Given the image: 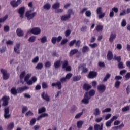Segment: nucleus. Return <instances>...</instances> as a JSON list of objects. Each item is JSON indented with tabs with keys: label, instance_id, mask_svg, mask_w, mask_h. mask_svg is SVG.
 Here are the masks:
<instances>
[{
	"label": "nucleus",
	"instance_id": "f257e3e1",
	"mask_svg": "<svg viewBox=\"0 0 130 130\" xmlns=\"http://www.w3.org/2000/svg\"><path fill=\"white\" fill-rule=\"evenodd\" d=\"M31 76H32V74L28 73L24 77V81L26 82V84L29 86H31V85H33L34 83L37 82V77L36 76H33L31 79L29 80Z\"/></svg>",
	"mask_w": 130,
	"mask_h": 130
},
{
	"label": "nucleus",
	"instance_id": "f03ea898",
	"mask_svg": "<svg viewBox=\"0 0 130 130\" xmlns=\"http://www.w3.org/2000/svg\"><path fill=\"white\" fill-rule=\"evenodd\" d=\"M67 13L68 14L63 15L61 17V20L63 22H66V21L70 20V19H71V16H72V15H74L75 12L73 11V10L69 9L67 11Z\"/></svg>",
	"mask_w": 130,
	"mask_h": 130
},
{
	"label": "nucleus",
	"instance_id": "7ed1b4c3",
	"mask_svg": "<svg viewBox=\"0 0 130 130\" xmlns=\"http://www.w3.org/2000/svg\"><path fill=\"white\" fill-rule=\"evenodd\" d=\"M34 11V9L32 10L27 11L25 13V17L27 18L28 21H30V20H32L37 15V13L35 12H33Z\"/></svg>",
	"mask_w": 130,
	"mask_h": 130
},
{
	"label": "nucleus",
	"instance_id": "20e7f679",
	"mask_svg": "<svg viewBox=\"0 0 130 130\" xmlns=\"http://www.w3.org/2000/svg\"><path fill=\"white\" fill-rule=\"evenodd\" d=\"M96 14L98 15L99 19H103L105 17V13H102V7H101L97 8Z\"/></svg>",
	"mask_w": 130,
	"mask_h": 130
},
{
	"label": "nucleus",
	"instance_id": "39448f33",
	"mask_svg": "<svg viewBox=\"0 0 130 130\" xmlns=\"http://www.w3.org/2000/svg\"><path fill=\"white\" fill-rule=\"evenodd\" d=\"M27 33H32V34H34L35 35H38V34L41 33V29L38 27H35L28 30Z\"/></svg>",
	"mask_w": 130,
	"mask_h": 130
},
{
	"label": "nucleus",
	"instance_id": "423d86ee",
	"mask_svg": "<svg viewBox=\"0 0 130 130\" xmlns=\"http://www.w3.org/2000/svg\"><path fill=\"white\" fill-rule=\"evenodd\" d=\"M73 76V74L72 73H68L66 75L65 77H62L60 79V81L61 83H66L67 81H69L71 78H72V76Z\"/></svg>",
	"mask_w": 130,
	"mask_h": 130
},
{
	"label": "nucleus",
	"instance_id": "0eeeda50",
	"mask_svg": "<svg viewBox=\"0 0 130 130\" xmlns=\"http://www.w3.org/2000/svg\"><path fill=\"white\" fill-rule=\"evenodd\" d=\"M1 72L3 75V80H8L9 79V77H10V75L8 73L6 70L5 69H1Z\"/></svg>",
	"mask_w": 130,
	"mask_h": 130
},
{
	"label": "nucleus",
	"instance_id": "6e6552de",
	"mask_svg": "<svg viewBox=\"0 0 130 130\" xmlns=\"http://www.w3.org/2000/svg\"><path fill=\"white\" fill-rule=\"evenodd\" d=\"M10 113V108L9 107L5 108L4 109V118L8 119L11 117V114Z\"/></svg>",
	"mask_w": 130,
	"mask_h": 130
},
{
	"label": "nucleus",
	"instance_id": "1a4fd4ad",
	"mask_svg": "<svg viewBox=\"0 0 130 130\" xmlns=\"http://www.w3.org/2000/svg\"><path fill=\"white\" fill-rule=\"evenodd\" d=\"M79 71H82V73H88V71H89V69L88 68H86V64H81L79 68H78Z\"/></svg>",
	"mask_w": 130,
	"mask_h": 130
},
{
	"label": "nucleus",
	"instance_id": "9d476101",
	"mask_svg": "<svg viewBox=\"0 0 130 130\" xmlns=\"http://www.w3.org/2000/svg\"><path fill=\"white\" fill-rule=\"evenodd\" d=\"M24 13H25L24 7H21L18 10V13L19 14L20 17L21 18V19L24 18Z\"/></svg>",
	"mask_w": 130,
	"mask_h": 130
},
{
	"label": "nucleus",
	"instance_id": "9b49d317",
	"mask_svg": "<svg viewBox=\"0 0 130 130\" xmlns=\"http://www.w3.org/2000/svg\"><path fill=\"white\" fill-rule=\"evenodd\" d=\"M97 77V72L94 71H91L89 74L88 77L89 79H94Z\"/></svg>",
	"mask_w": 130,
	"mask_h": 130
},
{
	"label": "nucleus",
	"instance_id": "f8f14e48",
	"mask_svg": "<svg viewBox=\"0 0 130 130\" xmlns=\"http://www.w3.org/2000/svg\"><path fill=\"white\" fill-rule=\"evenodd\" d=\"M106 87L104 85H100L98 86V90L100 93H103L105 91Z\"/></svg>",
	"mask_w": 130,
	"mask_h": 130
},
{
	"label": "nucleus",
	"instance_id": "ddd939ff",
	"mask_svg": "<svg viewBox=\"0 0 130 130\" xmlns=\"http://www.w3.org/2000/svg\"><path fill=\"white\" fill-rule=\"evenodd\" d=\"M26 90H29V87L25 86L22 87H19L17 88V92L18 93H22L24 91H26Z\"/></svg>",
	"mask_w": 130,
	"mask_h": 130
},
{
	"label": "nucleus",
	"instance_id": "4468645a",
	"mask_svg": "<svg viewBox=\"0 0 130 130\" xmlns=\"http://www.w3.org/2000/svg\"><path fill=\"white\" fill-rule=\"evenodd\" d=\"M10 99L9 98H2L1 99L0 102H2V101H3V103L2 104L3 106H7L8 104H9V102L8 100Z\"/></svg>",
	"mask_w": 130,
	"mask_h": 130
},
{
	"label": "nucleus",
	"instance_id": "2eb2a0df",
	"mask_svg": "<svg viewBox=\"0 0 130 130\" xmlns=\"http://www.w3.org/2000/svg\"><path fill=\"white\" fill-rule=\"evenodd\" d=\"M82 51L83 53H87L90 51V48L87 46H84L82 47Z\"/></svg>",
	"mask_w": 130,
	"mask_h": 130
},
{
	"label": "nucleus",
	"instance_id": "dca6fc26",
	"mask_svg": "<svg viewBox=\"0 0 130 130\" xmlns=\"http://www.w3.org/2000/svg\"><path fill=\"white\" fill-rule=\"evenodd\" d=\"M103 124H102L100 125L98 124H96L94 125V130H103Z\"/></svg>",
	"mask_w": 130,
	"mask_h": 130
},
{
	"label": "nucleus",
	"instance_id": "f3484780",
	"mask_svg": "<svg viewBox=\"0 0 130 130\" xmlns=\"http://www.w3.org/2000/svg\"><path fill=\"white\" fill-rule=\"evenodd\" d=\"M52 87H55L57 86L59 90H60L61 89V82H57V83H53L52 84Z\"/></svg>",
	"mask_w": 130,
	"mask_h": 130
},
{
	"label": "nucleus",
	"instance_id": "a211bd4d",
	"mask_svg": "<svg viewBox=\"0 0 130 130\" xmlns=\"http://www.w3.org/2000/svg\"><path fill=\"white\" fill-rule=\"evenodd\" d=\"M26 75V72L23 71L22 72L20 75V82L22 83V85L24 84V82L23 81V79Z\"/></svg>",
	"mask_w": 130,
	"mask_h": 130
},
{
	"label": "nucleus",
	"instance_id": "6ab92c4d",
	"mask_svg": "<svg viewBox=\"0 0 130 130\" xmlns=\"http://www.w3.org/2000/svg\"><path fill=\"white\" fill-rule=\"evenodd\" d=\"M113 58V54H112V52L109 51L107 53V59L108 60H111Z\"/></svg>",
	"mask_w": 130,
	"mask_h": 130
},
{
	"label": "nucleus",
	"instance_id": "aec40b11",
	"mask_svg": "<svg viewBox=\"0 0 130 130\" xmlns=\"http://www.w3.org/2000/svg\"><path fill=\"white\" fill-rule=\"evenodd\" d=\"M19 48H20V44H17L14 48V50L15 52H16L18 54L20 53V50H19Z\"/></svg>",
	"mask_w": 130,
	"mask_h": 130
},
{
	"label": "nucleus",
	"instance_id": "412c9836",
	"mask_svg": "<svg viewBox=\"0 0 130 130\" xmlns=\"http://www.w3.org/2000/svg\"><path fill=\"white\" fill-rule=\"evenodd\" d=\"M115 38H116V34H111L109 39L110 42H113Z\"/></svg>",
	"mask_w": 130,
	"mask_h": 130
},
{
	"label": "nucleus",
	"instance_id": "4be33fe9",
	"mask_svg": "<svg viewBox=\"0 0 130 130\" xmlns=\"http://www.w3.org/2000/svg\"><path fill=\"white\" fill-rule=\"evenodd\" d=\"M83 88L85 91H89V90L92 88V86L89 84H84Z\"/></svg>",
	"mask_w": 130,
	"mask_h": 130
},
{
	"label": "nucleus",
	"instance_id": "5701e85b",
	"mask_svg": "<svg viewBox=\"0 0 130 130\" xmlns=\"http://www.w3.org/2000/svg\"><path fill=\"white\" fill-rule=\"evenodd\" d=\"M16 33H17V35L19 37H21V36H23V35H24L23 30H22L20 28H18L17 29Z\"/></svg>",
	"mask_w": 130,
	"mask_h": 130
},
{
	"label": "nucleus",
	"instance_id": "b1692460",
	"mask_svg": "<svg viewBox=\"0 0 130 130\" xmlns=\"http://www.w3.org/2000/svg\"><path fill=\"white\" fill-rule=\"evenodd\" d=\"M78 49H74L70 51V56H73L74 54H76V53H78Z\"/></svg>",
	"mask_w": 130,
	"mask_h": 130
},
{
	"label": "nucleus",
	"instance_id": "393cba45",
	"mask_svg": "<svg viewBox=\"0 0 130 130\" xmlns=\"http://www.w3.org/2000/svg\"><path fill=\"white\" fill-rule=\"evenodd\" d=\"M60 7V3L59 2H56L52 5V8L53 9H58Z\"/></svg>",
	"mask_w": 130,
	"mask_h": 130
},
{
	"label": "nucleus",
	"instance_id": "a878e982",
	"mask_svg": "<svg viewBox=\"0 0 130 130\" xmlns=\"http://www.w3.org/2000/svg\"><path fill=\"white\" fill-rule=\"evenodd\" d=\"M47 116H48V114L47 113L42 114L38 117L37 120H40L41 118H43V117H47Z\"/></svg>",
	"mask_w": 130,
	"mask_h": 130
},
{
	"label": "nucleus",
	"instance_id": "bb28decb",
	"mask_svg": "<svg viewBox=\"0 0 130 130\" xmlns=\"http://www.w3.org/2000/svg\"><path fill=\"white\" fill-rule=\"evenodd\" d=\"M95 30H96L98 32H101V31L103 30V25H98L95 27Z\"/></svg>",
	"mask_w": 130,
	"mask_h": 130
},
{
	"label": "nucleus",
	"instance_id": "cd10ccee",
	"mask_svg": "<svg viewBox=\"0 0 130 130\" xmlns=\"http://www.w3.org/2000/svg\"><path fill=\"white\" fill-rule=\"evenodd\" d=\"M50 8H51V5L49 3H46L43 6L44 10H48L50 9Z\"/></svg>",
	"mask_w": 130,
	"mask_h": 130
},
{
	"label": "nucleus",
	"instance_id": "c85d7f7f",
	"mask_svg": "<svg viewBox=\"0 0 130 130\" xmlns=\"http://www.w3.org/2000/svg\"><path fill=\"white\" fill-rule=\"evenodd\" d=\"M11 93L13 95H17L18 94V89H16L14 87L12 88L11 90Z\"/></svg>",
	"mask_w": 130,
	"mask_h": 130
},
{
	"label": "nucleus",
	"instance_id": "c756f323",
	"mask_svg": "<svg viewBox=\"0 0 130 130\" xmlns=\"http://www.w3.org/2000/svg\"><path fill=\"white\" fill-rule=\"evenodd\" d=\"M40 40L41 43H45V42H47V37L46 36H43L41 38Z\"/></svg>",
	"mask_w": 130,
	"mask_h": 130
},
{
	"label": "nucleus",
	"instance_id": "7c9ffc66",
	"mask_svg": "<svg viewBox=\"0 0 130 130\" xmlns=\"http://www.w3.org/2000/svg\"><path fill=\"white\" fill-rule=\"evenodd\" d=\"M43 68V64L42 63H38L36 67V70H41Z\"/></svg>",
	"mask_w": 130,
	"mask_h": 130
},
{
	"label": "nucleus",
	"instance_id": "2f4dec72",
	"mask_svg": "<svg viewBox=\"0 0 130 130\" xmlns=\"http://www.w3.org/2000/svg\"><path fill=\"white\" fill-rule=\"evenodd\" d=\"M10 4L13 8H16L18 6V4L15 0H13L10 2Z\"/></svg>",
	"mask_w": 130,
	"mask_h": 130
},
{
	"label": "nucleus",
	"instance_id": "473e14b6",
	"mask_svg": "<svg viewBox=\"0 0 130 130\" xmlns=\"http://www.w3.org/2000/svg\"><path fill=\"white\" fill-rule=\"evenodd\" d=\"M14 128V122H11L8 125L7 129L8 130H13Z\"/></svg>",
	"mask_w": 130,
	"mask_h": 130
},
{
	"label": "nucleus",
	"instance_id": "72a5a7b5",
	"mask_svg": "<svg viewBox=\"0 0 130 130\" xmlns=\"http://www.w3.org/2000/svg\"><path fill=\"white\" fill-rule=\"evenodd\" d=\"M84 124V122L83 121H77V127L78 128H81L82 127V125Z\"/></svg>",
	"mask_w": 130,
	"mask_h": 130
},
{
	"label": "nucleus",
	"instance_id": "f704fd0d",
	"mask_svg": "<svg viewBox=\"0 0 130 130\" xmlns=\"http://www.w3.org/2000/svg\"><path fill=\"white\" fill-rule=\"evenodd\" d=\"M46 111V109L44 107H43L38 109V112L39 114L43 113V112H45Z\"/></svg>",
	"mask_w": 130,
	"mask_h": 130
},
{
	"label": "nucleus",
	"instance_id": "c9c22d12",
	"mask_svg": "<svg viewBox=\"0 0 130 130\" xmlns=\"http://www.w3.org/2000/svg\"><path fill=\"white\" fill-rule=\"evenodd\" d=\"M35 40H36V37L33 36L30 37L28 40V41L29 42H35Z\"/></svg>",
	"mask_w": 130,
	"mask_h": 130
},
{
	"label": "nucleus",
	"instance_id": "e433bc0d",
	"mask_svg": "<svg viewBox=\"0 0 130 130\" xmlns=\"http://www.w3.org/2000/svg\"><path fill=\"white\" fill-rule=\"evenodd\" d=\"M9 16L8 15H5L3 18H0V23H4L5 21L7 20Z\"/></svg>",
	"mask_w": 130,
	"mask_h": 130
},
{
	"label": "nucleus",
	"instance_id": "4c0bfd02",
	"mask_svg": "<svg viewBox=\"0 0 130 130\" xmlns=\"http://www.w3.org/2000/svg\"><path fill=\"white\" fill-rule=\"evenodd\" d=\"M54 67L55 69H58L60 67V60H58L54 63Z\"/></svg>",
	"mask_w": 130,
	"mask_h": 130
},
{
	"label": "nucleus",
	"instance_id": "58836bf2",
	"mask_svg": "<svg viewBox=\"0 0 130 130\" xmlns=\"http://www.w3.org/2000/svg\"><path fill=\"white\" fill-rule=\"evenodd\" d=\"M61 63H62V69H66V67L68 66V60H64L63 61H62Z\"/></svg>",
	"mask_w": 130,
	"mask_h": 130
},
{
	"label": "nucleus",
	"instance_id": "ea45409f",
	"mask_svg": "<svg viewBox=\"0 0 130 130\" xmlns=\"http://www.w3.org/2000/svg\"><path fill=\"white\" fill-rule=\"evenodd\" d=\"M98 43H94L93 44H89V46H90V47H91V48H96V47H98Z\"/></svg>",
	"mask_w": 130,
	"mask_h": 130
},
{
	"label": "nucleus",
	"instance_id": "a19ab883",
	"mask_svg": "<svg viewBox=\"0 0 130 130\" xmlns=\"http://www.w3.org/2000/svg\"><path fill=\"white\" fill-rule=\"evenodd\" d=\"M80 80H81V76H80V75L74 76L73 77L74 82H77L78 81H80Z\"/></svg>",
	"mask_w": 130,
	"mask_h": 130
},
{
	"label": "nucleus",
	"instance_id": "79ce46f5",
	"mask_svg": "<svg viewBox=\"0 0 130 130\" xmlns=\"http://www.w3.org/2000/svg\"><path fill=\"white\" fill-rule=\"evenodd\" d=\"M42 98H49V96L47 94V92H43L41 94Z\"/></svg>",
	"mask_w": 130,
	"mask_h": 130
},
{
	"label": "nucleus",
	"instance_id": "37998d69",
	"mask_svg": "<svg viewBox=\"0 0 130 130\" xmlns=\"http://www.w3.org/2000/svg\"><path fill=\"white\" fill-rule=\"evenodd\" d=\"M130 110L129 106H126V107H124L122 108V111L123 112H125V111H128V110Z\"/></svg>",
	"mask_w": 130,
	"mask_h": 130
},
{
	"label": "nucleus",
	"instance_id": "c03bdc74",
	"mask_svg": "<svg viewBox=\"0 0 130 130\" xmlns=\"http://www.w3.org/2000/svg\"><path fill=\"white\" fill-rule=\"evenodd\" d=\"M94 115L97 116V115H99L100 114V110H99V108H96L94 110V112L93 113Z\"/></svg>",
	"mask_w": 130,
	"mask_h": 130
},
{
	"label": "nucleus",
	"instance_id": "a18cd8bd",
	"mask_svg": "<svg viewBox=\"0 0 130 130\" xmlns=\"http://www.w3.org/2000/svg\"><path fill=\"white\" fill-rule=\"evenodd\" d=\"M88 94H89L90 96H94V95H95V90H90L89 92H86L85 93V95H88Z\"/></svg>",
	"mask_w": 130,
	"mask_h": 130
},
{
	"label": "nucleus",
	"instance_id": "49530a36",
	"mask_svg": "<svg viewBox=\"0 0 130 130\" xmlns=\"http://www.w3.org/2000/svg\"><path fill=\"white\" fill-rule=\"evenodd\" d=\"M114 59H115V60H117L118 62H120L121 61V57L120 56H116V55H115L114 56Z\"/></svg>",
	"mask_w": 130,
	"mask_h": 130
},
{
	"label": "nucleus",
	"instance_id": "de8ad7c7",
	"mask_svg": "<svg viewBox=\"0 0 130 130\" xmlns=\"http://www.w3.org/2000/svg\"><path fill=\"white\" fill-rule=\"evenodd\" d=\"M120 84H121V82L120 81H116L115 83V87H116V89H118V88H119V86H120Z\"/></svg>",
	"mask_w": 130,
	"mask_h": 130
},
{
	"label": "nucleus",
	"instance_id": "09e8293b",
	"mask_svg": "<svg viewBox=\"0 0 130 130\" xmlns=\"http://www.w3.org/2000/svg\"><path fill=\"white\" fill-rule=\"evenodd\" d=\"M39 61V57L38 56H36L32 60V63H37Z\"/></svg>",
	"mask_w": 130,
	"mask_h": 130
},
{
	"label": "nucleus",
	"instance_id": "8fccbe9b",
	"mask_svg": "<svg viewBox=\"0 0 130 130\" xmlns=\"http://www.w3.org/2000/svg\"><path fill=\"white\" fill-rule=\"evenodd\" d=\"M85 15L86 17H88V18H90L91 16L92 15V13L91 12V11L88 10L85 12Z\"/></svg>",
	"mask_w": 130,
	"mask_h": 130
},
{
	"label": "nucleus",
	"instance_id": "3c124183",
	"mask_svg": "<svg viewBox=\"0 0 130 130\" xmlns=\"http://www.w3.org/2000/svg\"><path fill=\"white\" fill-rule=\"evenodd\" d=\"M81 43H82V42H81L80 40H78V41L76 40V42H75L76 47H80L81 46Z\"/></svg>",
	"mask_w": 130,
	"mask_h": 130
},
{
	"label": "nucleus",
	"instance_id": "603ef678",
	"mask_svg": "<svg viewBox=\"0 0 130 130\" xmlns=\"http://www.w3.org/2000/svg\"><path fill=\"white\" fill-rule=\"evenodd\" d=\"M110 76L111 75H110V74H109V73L107 74L106 76L104 78L103 82H107V80H108V79H109V78H110Z\"/></svg>",
	"mask_w": 130,
	"mask_h": 130
},
{
	"label": "nucleus",
	"instance_id": "864d4df0",
	"mask_svg": "<svg viewBox=\"0 0 130 130\" xmlns=\"http://www.w3.org/2000/svg\"><path fill=\"white\" fill-rule=\"evenodd\" d=\"M118 67L119 69H124V65H123V62H119L118 64Z\"/></svg>",
	"mask_w": 130,
	"mask_h": 130
},
{
	"label": "nucleus",
	"instance_id": "5fc2aeb1",
	"mask_svg": "<svg viewBox=\"0 0 130 130\" xmlns=\"http://www.w3.org/2000/svg\"><path fill=\"white\" fill-rule=\"evenodd\" d=\"M57 38L56 37H53L51 39V42L53 44H55L56 43V41Z\"/></svg>",
	"mask_w": 130,
	"mask_h": 130
},
{
	"label": "nucleus",
	"instance_id": "6e6d98bb",
	"mask_svg": "<svg viewBox=\"0 0 130 130\" xmlns=\"http://www.w3.org/2000/svg\"><path fill=\"white\" fill-rule=\"evenodd\" d=\"M127 24V23H126V20H125V19H123L121 23V26L125 27V26H126Z\"/></svg>",
	"mask_w": 130,
	"mask_h": 130
},
{
	"label": "nucleus",
	"instance_id": "4d7b16f0",
	"mask_svg": "<svg viewBox=\"0 0 130 130\" xmlns=\"http://www.w3.org/2000/svg\"><path fill=\"white\" fill-rule=\"evenodd\" d=\"M36 123V119L34 118L30 121V125H34Z\"/></svg>",
	"mask_w": 130,
	"mask_h": 130
},
{
	"label": "nucleus",
	"instance_id": "13d9d810",
	"mask_svg": "<svg viewBox=\"0 0 130 130\" xmlns=\"http://www.w3.org/2000/svg\"><path fill=\"white\" fill-rule=\"evenodd\" d=\"M89 98L88 99H84L82 100V103H84V104H88L89 103Z\"/></svg>",
	"mask_w": 130,
	"mask_h": 130
},
{
	"label": "nucleus",
	"instance_id": "bf43d9fd",
	"mask_svg": "<svg viewBox=\"0 0 130 130\" xmlns=\"http://www.w3.org/2000/svg\"><path fill=\"white\" fill-rule=\"evenodd\" d=\"M42 86L43 89H47L48 88V85H47V83H46V82H43Z\"/></svg>",
	"mask_w": 130,
	"mask_h": 130
},
{
	"label": "nucleus",
	"instance_id": "052dcab7",
	"mask_svg": "<svg viewBox=\"0 0 130 130\" xmlns=\"http://www.w3.org/2000/svg\"><path fill=\"white\" fill-rule=\"evenodd\" d=\"M75 44H76V39H74V40L71 41L69 43V46H70V47H72V46H74V45Z\"/></svg>",
	"mask_w": 130,
	"mask_h": 130
},
{
	"label": "nucleus",
	"instance_id": "680f3d73",
	"mask_svg": "<svg viewBox=\"0 0 130 130\" xmlns=\"http://www.w3.org/2000/svg\"><path fill=\"white\" fill-rule=\"evenodd\" d=\"M4 32H9L10 31V27L8 25L4 26Z\"/></svg>",
	"mask_w": 130,
	"mask_h": 130
},
{
	"label": "nucleus",
	"instance_id": "e2e57ef3",
	"mask_svg": "<svg viewBox=\"0 0 130 130\" xmlns=\"http://www.w3.org/2000/svg\"><path fill=\"white\" fill-rule=\"evenodd\" d=\"M112 123V122L111 121V120H108V121L106 122V125L108 127L109 126H111V124Z\"/></svg>",
	"mask_w": 130,
	"mask_h": 130
},
{
	"label": "nucleus",
	"instance_id": "0e129e2a",
	"mask_svg": "<svg viewBox=\"0 0 130 130\" xmlns=\"http://www.w3.org/2000/svg\"><path fill=\"white\" fill-rule=\"evenodd\" d=\"M71 32L72 31H71V30L68 29L65 31V36L66 37H68V36H70V34H71Z\"/></svg>",
	"mask_w": 130,
	"mask_h": 130
},
{
	"label": "nucleus",
	"instance_id": "69168bd1",
	"mask_svg": "<svg viewBox=\"0 0 130 130\" xmlns=\"http://www.w3.org/2000/svg\"><path fill=\"white\" fill-rule=\"evenodd\" d=\"M25 116H32L33 115V112H31V111H28L26 114Z\"/></svg>",
	"mask_w": 130,
	"mask_h": 130
},
{
	"label": "nucleus",
	"instance_id": "338daca9",
	"mask_svg": "<svg viewBox=\"0 0 130 130\" xmlns=\"http://www.w3.org/2000/svg\"><path fill=\"white\" fill-rule=\"evenodd\" d=\"M111 111V109L110 108H107L105 110L102 111L103 113H105V112H110Z\"/></svg>",
	"mask_w": 130,
	"mask_h": 130
},
{
	"label": "nucleus",
	"instance_id": "774afa93",
	"mask_svg": "<svg viewBox=\"0 0 130 130\" xmlns=\"http://www.w3.org/2000/svg\"><path fill=\"white\" fill-rule=\"evenodd\" d=\"M63 9H58L55 10V13L58 14V13H63Z\"/></svg>",
	"mask_w": 130,
	"mask_h": 130
}]
</instances>
